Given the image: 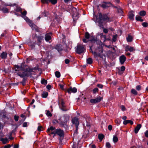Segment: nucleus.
<instances>
[{
    "mask_svg": "<svg viewBox=\"0 0 148 148\" xmlns=\"http://www.w3.org/2000/svg\"><path fill=\"white\" fill-rule=\"evenodd\" d=\"M99 91L98 88H96L92 90L93 93L95 94L97 92Z\"/></svg>",
    "mask_w": 148,
    "mask_h": 148,
    "instance_id": "nucleus-44",
    "label": "nucleus"
},
{
    "mask_svg": "<svg viewBox=\"0 0 148 148\" xmlns=\"http://www.w3.org/2000/svg\"><path fill=\"white\" fill-rule=\"evenodd\" d=\"M125 67L124 66H121V71H124L125 70Z\"/></svg>",
    "mask_w": 148,
    "mask_h": 148,
    "instance_id": "nucleus-54",
    "label": "nucleus"
},
{
    "mask_svg": "<svg viewBox=\"0 0 148 148\" xmlns=\"http://www.w3.org/2000/svg\"><path fill=\"white\" fill-rule=\"evenodd\" d=\"M11 147L10 145H5L4 147V148H10Z\"/></svg>",
    "mask_w": 148,
    "mask_h": 148,
    "instance_id": "nucleus-64",
    "label": "nucleus"
},
{
    "mask_svg": "<svg viewBox=\"0 0 148 148\" xmlns=\"http://www.w3.org/2000/svg\"><path fill=\"white\" fill-rule=\"evenodd\" d=\"M133 38L131 36L129 35L128 36L127 38V40L128 42H131L132 41Z\"/></svg>",
    "mask_w": 148,
    "mask_h": 148,
    "instance_id": "nucleus-25",
    "label": "nucleus"
},
{
    "mask_svg": "<svg viewBox=\"0 0 148 148\" xmlns=\"http://www.w3.org/2000/svg\"><path fill=\"white\" fill-rule=\"evenodd\" d=\"M19 116H18L14 115V119L16 121H17L19 119Z\"/></svg>",
    "mask_w": 148,
    "mask_h": 148,
    "instance_id": "nucleus-48",
    "label": "nucleus"
},
{
    "mask_svg": "<svg viewBox=\"0 0 148 148\" xmlns=\"http://www.w3.org/2000/svg\"><path fill=\"white\" fill-rule=\"evenodd\" d=\"M141 126L142 125L140 124H138L136 126L134 129V132L135 133L137 134L138 132L140 129L141 127Z\"/></svg>",
    "mask_w": 148,
    "mask_h": 148,
    "instance_id": "nucleus-19",
    "label": "nucleus"
},
{
    "mask_svg": "<svg viewBox=\"0 0 148 148\" xmlns=\"http://www.w3.org/2000/svg\"><path fill=\"white\" fill-rule=\"evenodd\" d=\"M29 25L33 29H34V27L36 26V25L35 24L32 23L31 22L29 23Z\"/></svg>",
    "mask_w": 148,
    "mask_h": 148,
    "instance_id": "nucleus-46",
    "label": "nucleus"
},
{
    "mask_svg": "<svg viewBox=\"0 0 148 148\" xmlns=\"http://www.w3.org/2000/svg\"><path fill=\"white\" fill-rule=\"evenodd\" d=\"M47 132L48 133H50L49 135H50L51 134H53V137L56 135L59 136L60 137H64V132L63 130L60 129H55V128L53 126H51L48 128Z\"/></svg>",
    "mask_w": 148,
    "mask_h": 148,
    "instance_id": "nucleus-2",
    "label": "nucleus"
},
{
    "mask_svg": "<svg viewBox=\"0 0 148 148\" xmlns=\"http://www.w3.org/2000/svg\"><path fill=\"white\" fill-rule=\"evenodd\" d=\"M119 59L121 64L122 65L124 63L125 61H126V58L124 55H122L120 56Z\"/></svg>",
    "mask_w": 148,
    "mask_h": 148,
    "instance_id": "nucleus-14",
    "label": "nucleus"
},
{
    "mask_svg": "<svg viewBox=\"0 0 148 148\" xmlns=\"http://www.w3.org/2000/svg\"><path fill=\"white\" fill-rule=\"evenodd\" d=\"M97 86L99 88H102L103 87V85L102 84H97Z\"/></svg>",
    "mask_w": 148,
    "mask_h": 148,
    "instance_id": "nucleus-56",
    "label": "nucleus"
},
{
    "mask_svg": "<svg viewBox=\"0 0 148 148\" xmlns=\"http://www.w3.org/2000/svg\"><path fill=\"white\" fill-rule=\"evenodd\" d=\"M131 92L134 95H137L138 94V92L134 89H132L131 90Z\"/></svg>",
    "mask_w": 148,
    "mask_h": 148,
    "instance_id": "nucleus-35",
    "label": "nucleus"
},
{
    "mask_svg": "<svg viewBox=\"0 0 148 148\" xmlns=\"http://www.w3.org/2000/svg\"><path fill=\"white\" fill-rule=\"evenodd\" d=\"M76 130L75 131L73 134V135L75 136H76L77 134H78V127H75Z\"/></svg>",
    "mask_w": 148,
    "mask_h": 148,
    "instance_id": "nucleus-33",
    "label": "nucleus"
},
{
    "mask_svg": "<svg viewBox=\"0 0 148 148\" xmlns=\"http://www.w3.org/2000/svg\"><path fill=\"white\" fill-rule=\"evenodd\" d=\"M13 131H14V130H12V133L9 136V138L11 140H13L14 138L12 136V133L13 132Z\"/></svg>",
    "mask_w": 148,
    "mask_h": 148,
    "instance_id": "nucleus-57",
    "label": "nucleus"
},
{
    "mask_svg": "<svg viewBox=\"0 0 148 148\" xmlns=\"http://www.w3.org/2000/svg\"><path fill=\"white\" fill-rule=\"evenodd\" d=\"M141 87L140 85H138L136 87V89L138 91L141 90Z\"/></svg>",
    "mask_w": 148,
    "mask_h": 148,
    "instance_id": "nucleus-50",
    "label": "nucleus"
},
{
    "mask_svg": "<svg viewBox=\"0 0 148 148\" xmlns=\"http://www.w3.org/2000/svg\"><path fill=\"white\" fill-rule=\"evenodd\" d=\"M2 11L4 13H6L8 12L9 10L7 8L4 7L2 8Z\"/></svg>",
    "mask_w": 148,
    "mask_h": 148,
    "instance_id": "nucleus-32",
    "label": "nucleus"
},
{
    "mask_svg": "<svg viewBox=\"0 0 148 148\" xmlns=\"http://www.w3.org/2000/svg\"><path fill=\"white\" fill-rule=\"evenodd\" d=\"M85 37L86 38L88 39L90 38V35L87 32H86L85 34Z\"/></svg>",
    "mask_w": 148,
    "mask_h": 148,
    "instance_id": "nucleus-36",
    "label": "nucleus"
},
{
    "mask_svg": "<svg viewBox=\"0 0 148 148\" xmlns=\"http://www.w3.org/2000/svg\"><path fill=\"white\" fill-rule=\"evenodd\" d=\"M15 10L16 12H21L22 10L20 7H16Z\"/></svg>",
    "mask_w": 148,
    "mask_h": 148,
    "instance_id": "nucleus-40",
    "label": "nucleus"
},
{
    "mask_svg": "<svg viewBox=\"0 0 148 148\" xmlns=\"http://www.w3.org/2000/svg\"><path fill=\"white\" fill-rule=\"evenodd\" d=\"M136 19L137 21H139L140 22L143 21V20L141 19V17L139 16H136Z\"/></svg>",
    "mask_w": 148,
    "mask_h": 148,
    "instance_id": "nucleus-31",
    "label": "nucleus"
},
{
    "mask_svg": "<svg viewBox=\"0 0 148 148\" xmlns=\"http://www.w3.org/2000/svg\"><path fill=\"white\" fill-rule=\"evenodd\" d=\"M59 86L60 87V88L62 90L64 91L65 92H66L67 88H64V85L62 84H59Z\"/></svg>",
    "mask_w": 148,
    "mask_h": 148,
    "instance_id": "nucleus-30",
    "label": "nucleus"
},
{
    "mask_svg": "<svg viewBox=\"0 0 148 148\" xmlns=\"http://www.w3.org/2000/svg\"><path fill=\"white\" fill-rule=\"evenodd\" d=\"M72 122L73 124L75 125V127H78L79 124V119L77 117H74L72 119Z\"/></svg>",
    "mask_w": 148,
    "mask_h": 148,
    "instance_id": "nucleus-12",
    "label": "nucleus"
},
{
    "mask_svg": "<svg viewBox=\"0 0 148 148\" xmlns=\"http://www.w3.org/2000/svg\"><path fill=\"white\" fill-rule=\"evenodd\" d=\"M121 108L122 111H124L125 110V107L123 105L121 106Z\"/></svg>",
    "mask_w": 148,
    "mask_h": 148,
    "instance_id": "nucleus-55",
    "label": "nucleus"
},
{
    "mask_svg": "<svg viewBox=\"0 0 148 148\" xmlns=\"http://www.w3.org/2000/svg\"><path fill=\"white\" fill-rule=\"evenodd\" d=\"M142 25L144 27H147L148 26V23L146 22L143 23Z\"/></svg>",
    "mask_w": 148,
    "mask_h": 148,
    "instance_id": "nucleus-45",
    "label": "nucleus"
},
{
    "mask_svg": "<svg viewBox=\"0 0 148 148\" xmlns=\"http://www.w3.org/2000/svg\"><path fill=\"white\" fill-rule=\"evenodd\" d=\"M77 90L76 88L75 87L72 88L70 87L68 88H67L66 92H67L69 94H70L71 92L75 93L77 92Z\"/></svg>",
    "mask_w": 148,
    "mask_h": 148,
    "instance_id": "nucleus-11",
    "label": "nucleus"
},
{
    "mask_svg": "<svg viewBox=\"0 0 148 148\" xmlns=\"http://www.w3.org/2000/svg\"><path fill=\"white\" fill-rule=\"evenodd\" d=\"M130 123L131 125H133V122L131 120H125L123 122V124L126 125L127 123Z\"/></svg>",
    "mask_w": 148,
    "mask_h": 148,
    "instance_id": "nucleus-21",
    "label": "nucleus"
},
{
    "mask_svg": "<svg viewBox=\"0 0 148 148\" xmlns=\"http://www.w3.org/2000/svg\"><path fill=\"white\" fill-rule=\"evenodd\" d=\"M41 1L43 3H48L49 2V0H41Z\"/></svg>",
    "mask_w": 148,
    "mask_h": 148,
    "instance_id": "nucleus-49",
    "label": "nucleus"
},
{
    "mask_svg": "<svg viewBox=\"0 0 148 148\" xmlns=\"http://www.w3.org/2000/svg\"><path fill=\"white\" fill-rule=\"evenodd\" d=\"M46 114L48 116L51 117L52 116V115L49 111L46 110Z\"/></svg>",
    "mask_w": 148,
    "mask_h": 148,
    "instance_id": "nucleus-34",
    "label": "nucleus"
},
{
    "mask_svg": "<svg viewBox=\"0 0 148 148\" xmlns=\"http://www.w3.org/2000/svg\"><path fill=\"white\" fill-rule=\"evenodd\" d=\"M21 13L22 15L25 16L27 13V12L26 10L24 11L23 12H22V11Z\"/></svg>",
    "mask_w": 148,
    "mask_h": 148,
    "instance_id": "nucleus-53",
    "label": "nucleus"
},
{
    "mask_svg": "<svg viewBox=\"0 0 148 148\" xmlns=\"http://www.w3.org/2000/svg\"><path fill=\"white\" fill-rule=\"evenodd\" d=\"M69 116L66 114L64 115L62 119L59 124L62 127H64L66 130L68 129V125L67 124L68 122L69 121Z\"/></svg>",
    "mask_w": 148,
    "mask_h": 148,
    "instance_id": "nucleus-4",
    "label": "nucleus"
},
{
    "mask_svg": "<svg viewBox=\"0 0 148 148\" xmlns=\"http://www.w3.org/2000/svg\"><path fill=\"white\" fill-rule=\"evenodd\" d=\"M36 37L37 39V44L39 46L40 45V43L41 42L42 40L43 39V37L42 36L39 35V36H37L36 34H35V37Z\"/></svg>",
    "mask_w": 148,
    "mask_h": 148,
    "instance_id": "nucleus-13",
    "label": "nucleus"
},
{
    "mask_svg": "<svg viewBox=\"0 0 148 148\" xmlns=\"http://www.w3.org/2000/svg\"><path fill=\"white\" fill-rule=\"evenodd\" d=\"M104 21L110 22L111 21V20L108 17L106 14H102L101 13H99L97 21L98 25L101 28H104L103 23Z\"/></svg>",
    "mask_w": 148,
    "mask_h": 148,
    "instance_id": "nucleus-3",
    "label": "nucleus"
},
{
    "mask_svg": "<svg viewBox=\"0 0 148 148\" xmlns=\"http://www.w3.org/2000/svg\"><path fill=\"white\" fill-rule=\"evenodd\" d=\"M102 28L103 29V32L104 33H105L106 34H107V33H108V30L107 29L105 28L104 27V28Z\"/></svg>",
    "mask_w": 148,
    "mask_h": 148,
    "instance_id": "nucleus-59",
    "label": "nucleus"
},
{
    "mask_svg": "<svg viewBox=\"0 0 148 148\" xmlns=\"http://www.w3.org/2000/svg\"><path fill=\"white\" fill-rule=\"evenodd\" d=\"M42 128V126H39L38 127V130L39 131H41L42 130L41 129Z\"/></svg>",
    "mask_w": 148,
    "mask_h": 148,
    "instance_id": "nucleus-58",
    "label": "nucleus"
},
{
    "mask_svg": "<svg viewBox=\"0 0 148 148\" xmlns=\"http://www.w3.org/2000/svg\"><path fill=\"white\" fill-rule=\"evenodd\" d=\"M48 95V93L47 92H44L41 94V96L42 98H46Z\"/></svg>",
    "mask_w": 148,
    "mask_h": 148,
    "instance_id": "nucleus-26",
    "label": "nucleus"
},
{
    "mask_svg": "<svg viewBox=\"0 0 148 148\" xmlns=\"http://www.w3.org/2000/svg\"><path fill=\"white\" fill-rule=\"evenodd\" d=\"M34 29H35V31L37 32H39L40 31V29L37 27L36 25V26L34 27Z\"/></svg>",
    "mask_w": 148,
    "mask_h": 148,
    "instance_id": "nucleus-47",
    "label": "nucleus"
},
{
    "mask_svg": "<svg viewBox=\"0 0 148 148\" xmlns=\"http://www.w3.org/2000/svg\"><path fill=\"white\" fill-rule=\"evenodd\" d=\"M85 50L86 47L85 45L79 44L77 45L76 51L77 53H82L84 52Z\"/></svg>",
    "mask_w": 148,
    "mask_h": 148,
    "instance_id": "nucleus-6",
    "label": "nucleus"
},
{
    "mask_svg": "<svg viewBox=\"0 0 148 148\" xmlns=\"http://www.w3.org/2000/svg\"><path fill=\"white\" fill-rule=\"evenodd\" d=\"M113 140L114 143L117 142L118 141V138L116 136H114L113 138Z\"/></svg>",
    "mask_w": 148,
    "mask_h": 148,
    "instance_id": "nucleus-43",
    "label": "nucleus"
},
{
    "mask_svg": "<svg viewBox=\"0 0 148 148\" xmlns=\"http://www.w3.org/2000/svg\"><path fill=\"white\" fill-rule=\"evenodd\" d=\"M135 50V49L133 47L127 45L125 47V51L127 52L129 51L130 52H133Z\"/></svg>",
    "mask_w": 148,
    "mask_h": 148,
    "instance_id": "nucleus-15",
    "label": "nucleus"
},
{
    "mask_svg": "<svg viewBox=\"0 0 148 148\" xmlns=\"http://www.w3.org/2000/svg\"><path fill=\"white\" fill-rule=\"evenodd\" d=\"M121 121L119 119H117L115 121V122L117 124V125H119L121 123Z\"/></svg>",
    "mask_w": 148,
    "mask_h": 148,
    "instance_id": "nucleus-42",
    "label": "nucleus"
},
{
    "mask_svg": "<svg viewBox=\"0 0 148 148\" xmlns=\"http://www.w3.org/2000/svg\"><path fill=\"white\" fill-rule=\"evenodd\" d=\"M112 5L111 3L110 2H103L101 3L100 6L103 8L106 9L110 7Z\"/></svg>",
    "mask_w": 148,
    "mask_h": 148,
    "instance_id": "nucleus-8",
    "label": "nucleus"
},
{
    "mask_svg": "<svg viewBox=\"0 0 148 148\" xmlns=\"http://www.w3.org/2000/svg\"><path fill=\"white\" fill-rule=\"evenodd\" d=\"M114 8H117L118 12L120 13L121 14H122L123 13V9L121 8L120 7H119V8H117V7L115 6Z\"/></svg>",
    "mask_w": 148,
    "mask_h": 148,
    "instance_id": "nucleus-24",
    "label": "nucleus"
},
{
    "mask_svg": "<svg viewBox=\"0 0 148 148\" xmlns=\"http://www.w3.org/2000/svg\"><path fill=\"white\" fill-rule=\"evenodd\" d=\"M28 45L32 49H34L35 47L36 43L35 42H31L29 43Z\"/></svg>",
    "mask_w": 148,
    "mask_h": 148,
    "instance_id": "nucleus-22",
    "label": "nucleus"
},
{
    "mask_svg": "<svg viewBox=\"0 0 148 148\" xmlns=\"http://www.w3.org/2000/svg\"><path fill=\"white\" fill-rule=\"evenodd\" d=\"M0 140L2 141L3 143L5 144L8 142V139L7 138H1L0 139Z\"/></svg>",
    "mask_w": 148,
    "mask_h": 148,
    "instance_id": "nucleus-27",
    "label": "nucleus"
},
{
    "mask_svg": "<svg viewBox=\"0 0 148 148\" xmlns=\"http://www.w3.org/2000/svg\"><path fill=\"white\" fill-rule=\"evenodd\" d=\"M41 83L42 84L46 85L47 84V80H45V79H43L42 80H41Z\"/></svg>",
    "mask_w": 148,
    "mask_h": 148,
    "instance_id": "nucleus-41",
    "label": "nucleus"
},
{
    "mask_svg": "<svg viewBox=\"0 0 148 148\" xmlns=\"http://www.w3.org/2000/svg\"><path fill=\"white\" fill-rule=\"evenodd\" d=\"M70 62V60L68 59H66L65 60V62L66 64H68Z\"/></svg>",
    "mask_w": 148,
    "mask_h": 148,
    "instance_id": "nucleus-60",
    "label": "nucleus"
},
{
    "mask_svg": "<svg viewBox=\"0 0 148 148\" xmlns=\"http://www.w3.org/2000/svg\"><path fill=\"white\" fill-rule=\"evenodd\" d=\"M102 98L100 96H99L95 99H90V102L92 103H96L100 102Z\"/></svg>",
    "mask_w": 148,
    "mask_h": 148,
    "instance_id": "nucleus-10",
    "label": "nucleus"
},
{
    "mask_svg": "<svg viewBox=\"0 0 148 148\" xmlns=\"http://www.w3.org/2000/svg\"><path fill=\"white\" fill-rule=\"evenodd\" d=\"M87 63L89 64H91L92 63V59L91 58H88L87 60Z\"/></svg>",
    "mask_w": 148,
    "mask_h": 148,
    "instance_id": "nucleus-28",
    "label": "nucleus"
},
{
    "mask_svg": "<svg viewBox=\"0 0 148 148\" xmlns=\"http://www.w3.org/2000/svg\"><path fill=\"white\" fill-rule=\"evenodd\" d=\"M51 34L50 33H47L45 35V39L46 41H49L51 39Z\"/></svg>",
    "mask_w": 148,
    "mask_h": 148,
    "instance_id": "nucleus-17",
    "label": "nucleus"
},
{
    "mask_svg": "<svg viewBox=\"0 0 148 148\" xmlns=\"http://www.w3.org/2000/svg\"><path fill=\"white\" fill-rule=\"evenodd\" d=\"M104 137V136L102 134H100L98 135V137L100 141H102Z\"/></svg>",
    "mask_w": 148,
    "mask_h": 148,
    "instance_id": "nucleus-23",
    "label": "nucleus"
},
{
    "mask_svg": "<svg viewBox=\"0 0 148 148\" xmlns=\"http://www.w3.org/2000/svg\"><path fill=\"white\" fill-rule=\"evenodd\" d=\"M106 147L108 148H110L111 147V145L109 142H107L106 143Z\"/></svg>",
    "mask_w": 148,
    "mask_h": 148,
    "instance_id": "nucleus-51",
    "label": "nucleus"
},
{
    "mask_svg": "<svg viewBox=\"0 0 148 148\" xmlns=\"http://www.w3.org/2000/svg\"><path fill=\"white\" fill-rule=\"evenodd\" d=\"M7 54L6 52H4L1 54L0 56L2 59H5L7 57Z\"/></svg>",
    "mask_w": 148,
    "mask_h": 148,
    "instance_id": "nucleus-20",
    "label": "nucleus"
},
{
    "mask_svg": "<svg viewBox=\"0 0 148 148\" xmlns=\"http://www.w3.org/2000/svg\"><path fill=\"white\" fill-rule=\"evenodd\" d=\"M145 136L146 137L148 138V130L145 132Z\"/></svg>",
    "mask_w": 148,
    "mask_h": 148,
    "instance_id": "nucleus-63",
    "label": "nucleus"
},
{
    "mask_svg": "<svg viewBox=\"0 0 148 148\" xmlns=\"http://www.w3.org/2000/svg\"><path fill=\"white\" fill-rule=\"evenodd\" d=\"M61 103H60L59 107L61 110L63 111H66L69 110L65 105V103L62 99L60 100Z\"/></svg>",
    "mask_w": 148,
    "mask_h": 148,
    "instance_id": "nucleus-7",
    "label": "nucleus"
},
{
    "mask_svg": "<svg viewBox=\"0 0 148 148\" xmlns=\"http://www.w3.org/2000/svg\"><path fill=\"white\" fill-rule=\"evenodd\" d=\"M55 75L56 76L57 78H59L60 77L61 75L60 72L59 71H57L55 72Z\"/></svg>",
    "mask_w": 148,
    "mask_h": 148,
    "instance_id": "nucleus-37",
    "label": "nucleus"
},
{
    "mask_svg": "<svg viewBox=\"0 0 148 148\" xmlns=\"http://www.w3.org/2000/svg\"><path fill=\"white\" fill-rule=\"evenodd\" d=\"M128 15L129 18L130 20H134V15L133 11L129 12L128 14Z\"/></svg>",
    "mask_w": 148,
    "mask_h": 148,
    "instance_id": "nucleus-18",
    "label": "nucleus"
},
{
    "mask_svg": "<svg viewBox=\"0 0 148 148\" xmlns=\"http://www.w3.org/2000/svg\"><path fill=\"white\" fill-rule=\"evenodd\" d=\"M139 14L142 16H144L146 14V12L144 11H140L139 13Z\"/></svg>",
    "mask_w": 148,
    "mask_h": 148,
    "instance_id": "nucleus-38",
    "label": "nucleus"
},
{
    "mask_svg": "<svg viewBox=\"0 0 148 148\" xmlns=\"http://www.w3.org/2000/svg\"><path fill=\"white\" fill-rule=\"evenodd\" d=\"M48 12L46 10L42 12L41 15V16L42 17L43 16H46L47 15Z\"/></svg>",
    "mask_w": 148,
    "mask_h": 148,
    "instance_id": "nucleus-29",
    "label": "nucleus"
},
{
    "mask_svg": "<svg viewBox=\"0 0 148 148\" xmlns=\"http://www.w3.org/2000/svg\"><path fill=\"white\" fill-rule=\"evenodd\" d=\"M72 11H73V14L72 16L74 20L75 19L76 20L77 19L79 15L78 11L77 10V9L75 8H73Z\"/></svg>",
    "mask_w": 148,
    "mask_h": 148,
    "instance_id": "nucleus-9",
    "label": "nucleus"
},
{
    "mask_svg": "<svg viewBox=\"0 0 148 148\" xmlns=\"http://www.w3.org/2000/svg\"><path fill=\"white\" fill-rule=\"evenodd\" d=\"M83 41L84 42L86 43L88 42V39H87L85 38L83 39Z\"/></svg>",
    "mask_w": 148,
    "mask_h": 148,
    "instance_id": "nucleus-62",
    "label": "nucleus"
},
{
    "mask_svg": "<svg viewBox=\"0 0 148 148\" xmlns=\"http://www.w3.org/2000/svg\"><path fill=\"white\" fill-rule=\"evenodd\" d=\"M55 48L57 49L59 52L63 50L62 45L60 44L56 45L55 46Z\"/></svg>",
    "mask_w": 148,
    "mask_h": 148,
    "instance_id": "nucleus-16",
    "label": "nucleus"
},
{
    "mask_svg": "<svg viewBox=\"0 0 148 148\" xmlns=\"http://www.w3.org/2000/svg\"><path fill=\"white\" fill-rule=\"evenodd\" d=\"M89 40L91 41L92 42H94L96 41V40L95 37H93L91 39H90Z\"/></svg>",
    "mask_w": 148,
    "mask_h": 148,
    "instance_id": "nucleus-52",
    "label": "nucleus"
},
{
    "mask_svg": "<svg viewBox=\"0 0 148 148\" xmlns=\"http://www.w3.org/2000/svg\"><path fill=\"white\" fill-rule=\"evenodd\" d=\"M108 128L109 130L111 131L112 130V126L111 125H109L108 126Z\"/></svg>",
    "mask_w": 148,
    "mask_h": 148,
    "instance_id": "nucleus-61",
    "label": "nucleus"
},
{
    "mask_svg": "<svg viewBox=\"0 0 148 148\" xmlns=\"http://www.w3.org/2000/svg\"><path fill=\"white\" fill-rule=\"evenodd\" d=\"M98 50H99V51H101L100 53H99L96 49L95 52H93L92 51L91 47H90V49L89 50L90 51H91L92 53L94 55L95 58H97L98 57H99L101 58H103V55L101 53L103 52L102 49L101 48H99Z\"/></svg>",
    "mask_w": 148,
    "mask_h": 148,
    "instance_id": "nucleus-5",
    "label": "nucleus"
},
{
    "mask_svg": "<svg viewBox=\"0 0 148 148\" xmlns=\"http://www.w3.org/2000/svg\"><path fill=\"white\" fill-rule=\"evenodd\" d=\"M35 69V68H31L30 67H28L27 68H26L25 69L22 68L21 70L23 71L24 72L22 73H19L17 74L18 76L23 78L22 81L21 82L23 85H24L25 84L26 80V79L24 77L31 76L32 75V73L33 72V70Z\"/></svg>",
    "mask_w": 148,
    "mask_h": 148,
    "instance_id": "nucleus-1",
    "label": "nucleus"
},
{
    "mask_svg": "<svg viewBox=\"0 0 148 148\" xmlns=\"http://www.w3.org/2000/svg\"><path fill=\"white\" fill-rule=\"evenodd\" d=\"M57 0H49V2H50L53 5H55L57 3Z\"/></svg>",
    "mask_w": 148,
    "mask_h": 148,
    "instance_id": "nucleus-39",
    "label": "nucleus"
}]
</instances>
